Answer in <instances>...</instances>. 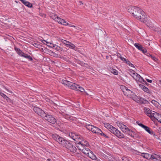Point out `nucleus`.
<instances>
[{
  "mask_svg": "<svg viewBox=\"0 0 161 161\" xmlns=\"http://www.w3.org/2000/svg\"><path fill=\"white\" fill-rule=\"evenodd\" d=\"M127 11L135 19L142 22H146L147 16L145 13L138 7L130 6L128 7Z\"/></svg>",
  "mask_w": 161,
  "mask_h": 161,
  "instance_id": "nucleus-1",
  "label": "nucleus"
},
{
  "mask_svg": "<svg viewBox=\"0 0 161 161\" xmlns=\"http://www.w3.org/2000/svg\"><path fill=\"white\" fill-rule=\"evenodd\" d=\"M76 146L80 150L87 156L89 154L91 151L88 148L89 144L86 141H77L75 142Z\"/></svg>",
  "mask_w": 161,
  "mask_h": 161,
  "instance_id": "nucleus-2",
  "label": "nucleus"
},
{
  "mask_svg": "<svg viewBox=\"0 0 161 161\" xmlns=\"http://www.w3.org/2000/svg\"><path fill=\"white\" fill-rule=\"evenodd\" d=\"M52 137L54 140H56L59 144L64 147H66V146L68 144L69 142L63 138L56 134H53Z\"/></svg>",
  "mask_w": 161,
  "mask_h": 161,
  "instance_id": "nucleus-3",
  "label": "nucleus"
},
{
  "mask_svg": "<svg viewBox=\"0 0 161 161\" xmlns=\"http://www.w3.org/2000/svg\"><path fill=\"white\" fill-rule=\"evenodd\" d=\"M121 88L124 95L130 98L134 93L128 89L127 87L124 86H121Z\"/></svg>",
  "mask_w": 161,
  "mask_h": 161,
  "instance_id": "nucleus-4",
  "label": "nucleus"
},
{
  "mask_svg": "<svg viewBox=\"0 0 161 161\" xmlns=\"http://www.w3.org/2000/svg\"><path fill=\"white\" fill-rule=\"evenodd\" d=\"M33 110L36 114L42 118H44L46 115L47 113H45L43 110L38 107H34Z\"/></svg>",
  "mask_w": 161,
  "mask_h": 161,
  "instance_id": "nucleus-5",
  "label": "nucleus"
},
{
  "mask_svg": "<svg viewBox=\"0 0 161 161\" xmlns=\"http://www.w3.org/2000/svg\"><path fill=\"white\" fill-rule=\"evenodd\" d=\"M139 97L137 96L134 93L130 98H131L133 100L137 103H139L140 101L142 103H145L147 102L146 100H144L143 98H140Z\"/></svg>",
  "mask_w": 161,
  "mask_h": 161,
  "instance_id": "nucleus-6",
  "label": "nucleus"
},
{
  "mask_svg": "<svg viewBox=\"0 0 161 161\" xmlns=\"http://www.w3.org/2000/svg\"><path fill=\"white\" fill-rule=\"evenodd\" d=\"M68 151L73 153H75L76 152L77 149L75 146L69 142H68V144L65 147Z\"/></svg>",
  "mask_w": 161,
  "mask_h": 161,
  "instance_id": "nucleus-7",
  "label": "nucleus"
},
{
  "mask_svg": "<svg viewBox=\"0 0 161 161\" xmlns=\"http://www.w3.org/2000/svg\"><path fill=\"white\" fill-rule=\"evenodd\" d=\"M44 118L48 122L52 124H54L56 122V119L53 117L47 114Z\"/></svg>",
  "mask_w": 161,
  "mask_h": 161,
  "instance_id": "nucleus-8",
  "label": "nucleus"
},
{
  "mask_svg": "<svg viewBox=\"0 0 161 161\" xmlns=\"http://www.w3.org/2000/svg\"><path fill=\"white\" fill-rule=\"evenodd\" d=\"M135 46L138 50L142 51L144 53H145L147 52V50L144 48L140 44L135 43L134 44Z\"/></svg>",
  "mask_w": 161,
  "mask_h": 161,
  "instance_id": "nucleus-9",
  "label": "nucleus"
},
{
  "mask_svg": "<svg viewBox=\"0 0 161 161\" xmlns=\"http://www.w3.org/2000/svg\"><path fill=\"white\" fill-rule=\"evenodd\" d=\"M150 118L152 120H154L155 119H156L158 120V121L159 120V116H161V115L159 114L158 113L154 111H153L152 114L151 115Z\"/></svg>",
  "mask_w": 161,
  "mask_h": 161,
  "instance_id": "nucleus-10",
  "label": "nucleus"
},
{
  "mask_svg": "<svg viewBox=\"0 0 161 161\" xmlns=\"http://www.w3.org/2000/svg\"><path fill=\"white\" fill-rule=\"evenodd\" d=\"M69 136L74 140L76 142L79 141L78 140L80 138V136L76 135L73 132L69 133Z\"/></svg>",
  "mask_w": 161,
  "mask_h": 161,
  "instance_id": "nucleus-11",
  "label": "nucleus"
},
{
  "mask_svg": "<svg viewBox=\"0 0 161 161\" xmlns=\"http://www.w3.org/2000/svg\"><path fill=\"white\" fill-rule=\"evenodd\" d=\"M142 128H144L145 130L148 132L149 134L152 135H153L155 136H156L155 133L151 130L149 127L145 125H142Z\"/></svg>",
  "mask_w": 161,
  "mask_h": 161,
  "instance_id": "nucleus-12",
  "label": "nucleus"
},
{
  "mask_svg": "<svg viewBox=\"0 0 161 161\" xmlns=\"http://www.w3.org/2000/svg\"><path fill=\"white\" fill-rule=\"evenodd\" d=\"M139 86L144 92L147 93L151 94V91L144 86L140 84H139Z\"/></svg>",
  "mask_w": 161,
  "mask_h": 161,
  "instance_id": "nucleus-13",
  "label": "nucleus"
},
{
  "mask_svg": "<svg viewBox=\"0 0 161 161\" xmlns=\"http://www.w3.org/2000/svg\"><path fill=\"white\" fill-rule=\"evenodd\" d=\"M87 156L92 160H96L97 161H100V160L97 158L96 156L93 154V152L92 151L90 152V153Z\"/></svg>",
  "mask_w": 161,
  "mask_h": 161,
  "instance_id": "nucleus-14",
  "label": "nucleus"
},
{
  "mask_svg": "<svg viewBox=\"0 0 161 161\" xmlns=\"http://www.w3.org/2000/svg\"><path fill=\"white\" fill-rule=\"evenodd\" d=\"M58 19L57 20V21L58 23L63 25H69V23H67L64 19H61L59 17Z\"/></svg>",
  "mask_w": 161,
  "mask_h": 161,
  "instance_id": "nucleus-15",
  "label": "nucleus"
},
{
  "mask_svg": "<svg viewBox=\"0 0 161 161\" xmlns=\"http://www.w3.org/2000/svg\"><path fill=\"white\" fill-rule=\"evenodd\" d=\"M77 87H78V85L71 82L68 86L69 88L76 90H78Z\"/></svg>",
  "mask_w": 161,
  "mask_h": 161,
  "instance_id": "nucleus-16",
  "label": "nucleus"
},
{
  "mask_svg": "<svg viewBox=\"0 0 161 161\" xmlns=\"http://www.w3.org/2000/svg\"><path fill=\"white\" fill-rule=\"evenodd\" d=\"M114 135L119 139H122L125 137L124 135L118 130Z\"/></svg>",
  "mask_w": 161,
  "mask_h": 161,
  "instance_id": "nucleus-17",
  "label": "nucleus"
},
{
  "mask_svg": "<svg viewBox=\"0 0 161 161\" xmlns=\"http://www.w3.org/2000/svg\"><path fill=\"white\" fill-rule=\"evenodd\" d=\"M19 55L22 57H24L28 59L30 61H32L33 60V59L31 56L23 52L21 53Z\"/></svg>",
  "mask_w": 161,
  "mask_h": 161,
  "instance_id": "nucleus-18",
  "label": "nucleus"
},
{
  "mask_svg": "<svg viewBox=\"0 0 161 161\" xmlns=\"http://www.w3.org/2000/svg\"><path fill=\"white\" fill-rule=\"evenodd\" d=\"M144 110L145 113L149 117H150L151 115H152V111L149 108H144Z\"/></svg>",
  "mask_w": 161,
  "mask_h": 161,
  "instance_id": "nucleus-19",
  "label": "nucleus"
},
{
  "mask_svg": "<svg viewBox=\"0 0 161 161\" xmlns=\"http://www.w3.org/2000/svg\"><path fill=\"white\" fill-rule=\"evenodd\" d=\"M25 5L29 8H31L32 7V4L29 2L25 0H19Z\"/></svg>",
  "mask_w": 161,
  "mask_h": 161,
  "instance_id": "nucleus-20",
  "label": "nucleus"
},
{
  "mask_svg": "<svg viewBox=\"0 0 161 161\" xmlns=\"http://www.w3.org/2000/svg\"><path fill=\"white\" fill-rule=\"evenodd\" d=\"M92 132L95 133L99 134V133H100V132H101V130L98 128L94 126L93 128Z\"/></svg>",
  "mask_w": 161,
  "mask_h": 161,
  "instance_id": "nucleus-21",
  "label": "nucleus"
},
{
  "mask_svg": "<svg viewBox=\"0 0 161 161\" xmlns=\"http://www.w3.org/2000/svg\"><path fill=\"white\" fill-rule=\"evenodd\" d=\"M136 80L137 81H139L140 82L142 83H143V82H144L147 85V84H148L144 80V79L142 78V77L140 75V76H139V77H138V78H137V80Z\"/></svg>",
  "mask_w": 161,
  "mask_h": 161,
  "instance_id": "nucleus-22",
  "label": "nucleus"
},
{
  "mask_svg": "<svg viewBox=\"0 0 161 161\" xmlns=\"http://www.w3.org/2000/svg\"><path fill=\"white\" fill-rule=\"evenodd\" d=\"M67 46L71 49H74L75 51L77 50V48H76V47L75 46V45L73 44L71 42H69L68 44V45H67Z\"/></svg>",
  "mask_w": 161,
  "mask_h": 161,
  "instance_id": "nucleus-23",
  "label": "nucleus"
},
{
  "mask_svg": "<svg viewBox=\"0 0 161 161\" xmlns=\"http://www.w3.org/2000/svg\"><path fill=\"white\" fill-rule=\"evenodd\" d=\"M141 156L147 159H150V157H151V155L147 153H142Z\"/></svg>",
  "mask_w": 161,
  "mask_h": 161,
  "instance_id": "nucleus-24",
  "label": "nucleus"
},
{
  "mask_svg": "<svg viewBox=\"0 0 161 161\" xmlns=\"http://www.w3.org/2000/svg\"><path fill=\"white\" fill-rule=\"evenodd\" d=\"M62 83L65 86L68 87L71 82L69 81L63 80L62 81Z\"/></svg>",
  "mask_w": 161,
  "mask_h": 161,
  "instance_id": "nucleus-25",
  "label": "nucleus"
},
{
  "mask_svg": "<svg viewBox=\"0 0 161 161\" xmlns=\"http://www.w3.org/2000/svg\"><path fill=\"white\" fill-rule=\"evenodd\" d=\"M120 129L123 132L125 133L129 128L125 125H123Z\"/></svg>",
  "mask_w": 161,
  "mask_h": 161,
  "instance_id": "nucleus-26",
  "label": "nucleus"
},
{
  "mask_svg": "<svg viewBox=\"0 0 161 161\" xmlns=\"http://www.w3.org/2000/svg\"><path fill=\"white\" fill-rule=\"evenodd\" d=\"M117 130L118 129H117L116 128H115L113 126L112 127H111V129L109 131L112 133H113L114 134H115L117 132Z\"/></svg>",
  "mask_w": 161,
  "mask_h": 161,
  "instance_id": "nucleus-27",
  "label": "nucleus"
},
{
  "mask_svg": "<svg viewBox=\"0 0 161 161\" xmlns=\"http://www.w3.org/2000/svg\"><path fill=\"white\" fill-rule=\"evenodd\" d=\"M133 132V131L129 129L126 131L125 133L126 134L129 135L131 136V137H134V136H133L132 134V133Z\"/></svg>",
  "mask_w": 161,
  "mask_h": 161,
  "instance_id": "nucleus-28",
  "label": "nucleus"
},
{
  "mask_svg": "<svg viewBox=\"0 0 161 161\" xmlns=\"http://www.w3.org/2000/svg\"><path fill=\"white\" fill-rule=\"evenodd\" d=\"M104 126L109 131L111 129V127L113 126L110 125L108 123H105L104 124Z\"/></svg>",
  "mask_w": 161,
  "mask_h": 161,
  "instance_id": "nucleus-29",
  "label": "nucleus"
},
{
  "mask_svg": "<svg viewBox=\"0 0 161 161\" xmlns=\"http://www.w3.org/2000/svg\"><path fill=\"white\" fill-rule=\"evenodd\" d=\"M52 19H53L55 21H57V20L58 19V17L56 15L54 14H53L51 15L50 16Z\"/></svg>",
  "mask_w": 161,
  "mask_h": 161,
  "instance_id": "nucleus-30",
  "label": "nucleus"
},
{
  "mask_svg": "<svg viewBox=\"0 0 161 161\" xmlns=\"http://www.w3.org/2000/svg\"><path fill=\"white\" fill-rule=\"evenodd\" d=\"M110 72L111 73L115 75H118V71L116 70L113 69H110Z\"/></svg>",
  "mask_w": 161,
  "mask_h": 161,
  "instance_id": "nucleus-31",
  "label": "nucleus"
},
{
  "mask_svg": "<svg viewBox=\"0 0 161 161\" xmlns=\"http://www.w3.org/2000/svg\"><path fill=\"white\" fill-rule=\"evenodd\" d=\"M94 126L92 125H86V128L88 130H91L92 131L93 129V128Z\"/></svg>",
  "mask_w": 161,
  "mask_h": 161,
  "instance_id": "nucleus-32",
  "label": "nucleus"
},
{
  "mask_svg": "<svg viewBox=\"0 0 161 161\" xmlns=\"http://www.w3.org/2000/svg\"><path fill=\"white\" fill-rule=\"evenodd\" d=\"M139 76H140V75L137 74L136 73H135V74H134L132 77L134 78L136 80Z\"/></svg>",
  "mask_w": 161,
  "mask_h": 161,
  "instance_id": "nucleus-33",
  "label": "nucleus"
},
{
  "mask_svg": "<svg viewBox=\"0 0 161 161\" xmlns=\"http://www.w3.org/2000/svg\"><path fill=\"white\" fill-rule=\"evenodd\" d=\"M78 90H77V91H80L81 92H83L84 91V89L82 88V87L80 86L79 85H78V87H77Z\"/></svg>",
  "mask_w": 161,
  "mask_h": 161,
  "instance_id": "nucleus-34",
  "label": "nucleus"
},
{
  "mask_svg": "<svg viewBox=\"0 0 161 161\" xmlns=\"http://www.w3.org/2000/svg\"><path fill=\"white\" fill-rule=\"evenodd\" d=\"M147 55L150 57L152 59L155 61H156L158 60L157 58L156 57L154 56H153L151 54H149L148 55Z\"/></svg>",
  "mask_w": 161,
  "mask_h": 161,
  "instance_id": "nucleus-35",
  "label": "nucleus"
},
{
  "mask_svg": "<svg viewBox=\"0 0 161 161\" xmlns=\"http://www.w3.org/2000/svg\"><path fill=\"white\" fill-rule=\"evenodd\" d=\"M100 133H99V134L101 135V136H103L106 138H108V136L106 135L104 133H103L102 131L101 130V132H100Z\"/></svg>",
  "mask_w": 161,
  "mask_h": 161,
  "instance_id": "nucleus-36",
  "label": "nucleus"
},
{
  "mask_svg": "<svg viewBox=\"0 0 161 161\" xmlns=\"http://www.w3.org/2000/svg\"><path fill=\"white\" fill-rule=\"evenodd\" d=\"M151 103L153 104L155 106H158V104H159L158 102L157 101H155L154 100H152Z\"/></svg>",
  "mask_w": 161,
  "mask_h": 161,
  "instance_id": "nucleus-37",
  "label": "nucleus"
},
{
  "mask_svg": "<svg viewBox=\"0 0 161 161\" xmlns=\"http://www.w3.org/2000/svg\"><path fill=\"white\" fill-rule=\"evenodd\" d=\"M125 63L131 67H134L133 64L130 63V62L128 60H127Z\"/></svg>",
  "mask_w": 161,
  "mask_h": 161,
  "instance_id": "nucleus-38",
  "label": "nucleus"
},
{
  "mask_svg": "<svg viewBox=\"0 0 161 161\" xmlns=\"http://www.w3.org/2000/svg\"><path fill=\"white\" fill-rule=\"evenodd\" d=\"M61 42H62L64 44L66 45L67 46L68 45V44L69 42V41L63 39L61 40Z\"/></svg>",
  "mask_w": 161,
  "mask_h": 161,
  "instance_id": "nucleus-39",
  "label": "nucleus"
},
{
  "mask_svg": "<svg viewBox=\"0 0 161 161\" xmlns=\"http://www.w3.org/2000/svg\"><path fill=\"white\" fill-rule=\"evenodd\" d=\"M117 124L118 126L119 127V128L120 129L122 126L123 125V124L120 122H118L117 123Z\"/></svg>",
  "mask_w": 161,
  "mask_h": 161,
  "instance_id": "nucleus-40",
  "label": "nucleus"
},
{
  "mask_svg": "<svg viewBox=\"0 0 161 161\" xmlns=\"http://www.w3.org/2000/svg\"><path fill=\"white\" fill-rule=\"evenodd\" d=\"M130 74L131 76H132V75H133L134 74H135V73H136L135 71L132 69H130Z\"/></svg>",
  "mask_w": 161,
  "mask_h": 161,
  "instance_id": "nucleus-41",
  "label": "nucleus"
},
{
  "mask_svg": "<svg viewBox=\"0 0 161 161\" xmlns=\"http://www.w3.org/2000/svg\"><path fill=\"white\" fill-rule=\"evenodd\" d=\"M119 58L122 61H123L125 63V62H126V61L128 60V59H127L126 58H124L122 57L121 56L119 57Z\"/></svg>",
  "mask_w": 161,
  "mask_h": 161,
  "instance_id": "nucleus-42",
  "label": "nucleus"
},
{
  "mask_svg": "<svg viewBox=\"0 0 161 161\" xmlns=\"http://www.w3.org/2000/svg\"><path fill=\"white\" fill-rule=\"evenodd\" d=\"M151 157H150V159H155V154H153L151 155Z\"/></svg>",
  "mask_w": 161,
  "mask_h": 161,
  "instance_id": "nucleus-43",
  "label": "nucleus"
},
{
  "mask_svg": "<svg viewBox=\"0 0 161 161\" xmlns=\"http://www.w3.org/2000/svg\"><path fill=\"white\" fill-rule=\"evenodd\" d=\"M0 95L1 96L3 97L4 98H6L7 97V96L3 93L0 92Z\"/></svg>",
  "mask_w": 161,
  "mask_h": 161,
  "instance_id": "nucleus-44",
  "label": "nucleus"
},
{
  "mask_svg": "<svg viewBox=\"0 0 161 161\" xmlns=\"http://www.w3.org/2000/svg\"><path fill=\"white\" fill-rule=\"evenodd\" d=\"M122 159L123 161H128L127 158L125 157H123L122 158Z\"/></svg>",
  "mask_w": 161,
  "mask_h": 161,
  "instance_id": "nucleus-45",
  "label": "nucleus"
},
{
  "mask_svg": "<svg viewBox=\"0 0 161 161\" xmlns=\"http://www.w3.org/2000/svg\"><path fill=\"white\" fill-rule=\"evenodd\" d=\"M136 123L137 124H138L139 126H141L142 127V125H143V124H142V123H140V122L139 121H136Z\"/></svg>",
  "mask_w": 161,
  "mask_h": 161,
  "instance_id": "nucleus-46",
  "label": "nucleus"
},
{
  "mask_svg": "<svg viewBox=\"0 0 161 161\" xmlns=\"http://www.w3.org/2000/svg\"><path fill=\"white\" fill-rule=\"evenodd\" d=\"M160 157H161L160 156L155 154V160H158L159 159V158H160Z\"/></svg>",
  "mask_w": 161,
  "mask_h": 161,
  "instance_id": "nucleus-47",
  "label": "nucleus"
},
{
  "mask_svg": "<svg viewBox=\"0 0 161 161\" xmlns=\"http://www.w3.org/2000/svg\"><path fill=\"white\" fill-rule=\"evenodd\" d=\"M80 63H79L81 66H84L85 65H87V64H86L84 63L83 62H80Z\"/></svg>",
  "mask_w": 161,
  "mask_h": 161,
  "instance_id": "nucleus-48",
  "label": "nucleus"
},
{
  "mask_svg": "<svg viewBox=\"0 0 161 161\" xmlns=\"http://www.w3.org/2000/svg\"><path fill=\"white\" fill-rule=\"evenodd\" d=\"M15 51H16V52H17V53L19 52V51L20 50V49L19 48H17V47H15Z\"/></svg>",
  "mask_w": 161,
  "mask_h": 161,
  "instance_id": "nucleus-49",
  "label": "nucleus"
},
{
  "mask_svg": "<svg viewBox=\"0 0 161 161\" xmlns=\"http://www.w3.org/2000/svg\"><path fill=\"white\" fill-rule=\"evenodd\" d=\"M56 49H57L59 51V50H62V48H60V47H58L57 46V47H56Z\"/></svg>",
  "mask_w": 161,
  "mask_h": 161,
  "instance_id": "nucleus-50",
  "label": "nucleus"
},
{
  "mask_svg": "<svg viewBox=\"0 0 161 161\" xmlns=\"http://www.w3.org/2000/svg\"><path fill=\"white\" fill-rule=\"evenodd\" d=\"M146 80H147V81L148 82H149V83H151L152 82V80H149V79H146Z\"/></svg>",
  "mask_w": 161,
  "mask_h": 161,
  "instance_id": "nucleus-51",
  "label": "nucleus"
},
{
  "mask_svg": "<svg viewBox=\"0 0 161 161\" xmlns=\"http://www.w3.org/2000/svg\"><path fill=\"white\" fill-rule=\"evenodd\" d=\"M67 116V117H66H66H65V118L66 119H70V118H71L70 117H69V116L68 115H67V116ZM70 119V120H72V119Z\"/></svg>",
  "mask_w": 161,
  "mask_h": 161,
  "instance_id": "nucleus-52",
  "label": "nucleus"
},
{
  "mask_svg": "<svg viewBox=\"0 0 161 161\" xmlns=\"http://www.w3.org/2000/svg\"><path fill=\"white\" fill-rule=\"evenodd\" d=\"M69 25L70 26V27H74V28H76V27L75 26V25H71V24H69Z\"/></svg>",
  "mask_w": 161,
  "mask_h": 161,
  "instance_id": "nucleus-53",
  "label": "nucleus"
},
{
  "mask_svg": "<svg viewBox=\"0 0 161 161\" xmlns=\"http://www.w3.org/2000/svg\"><path fill=\"white\" fill-rule=\"evenodd\" d=\"M22 52L21 50H20L19 51V52H18L17 53H18L19 55H20V54Z\"/></svg>",
  "mask_w": 161,
  "mask_h": 161,
  "instance_id": "nucleus-54",
  "label": "nucleus"
},
{
  "mask_svg": "<svg viewBox=\"0 0 161 161\" xmlns=\"http://www.w3.org/2000/svg\"><path fill=\"white\" fill-rule=\"evenodd\" d=\"M158 161H161V157H160L159 159L158 160Z\"/></svg>",
  "mask_w": 161,
  "mask_h": 161,
  "instance_id": "nucleus-55",
  "label": "nucleus"
},
{
  "mask_svg": "<svg viewBox=\"0 0 161 161\" xmlns=\"http://www.w3.org/2000/svg\"><path fill=\"white\" fill-rule=\"evenodd\" d=\"M109 58V56H106V59H108Z\"/></svg>",
  "mask_w": 161,
  "mask_h": 161,
  "instance_id": "nucleus-56",
  "label": "nucleus"
},
{
  "mask_svg": "<svg viewBox=\"0 0 161 161\" xmlns=\"http://www.w3.org/2000/svg\"><path fill=\"white\" fill-rule=\"evenodd\" d=\"M159 131L161 132V127L159 128Z\"/></svg>",
  "mask_w": 161,
  "mask_h": 161,
  "instance_id": "nucleus-57",
  "label": "nucleus"
},
{
  "mask_svg": "<svg viewBox=\"0 0 161 161\" xmlns=\"http://www.w3.org/2000/svg\"><path fill=\"white\" fill-rule=\"evenodd\" d=\"M36 45H37V44L36 43H35L34 44V46L36 47Z\"/></svg>",
  "mask_w": 161,
  "mask_h": 161,
  "instance_id": "nucleus-58",
  "label": "nucleus"
},
{
  "mask_svg": "<svg viewBox=\"0 0 161 161\" xmlns=\"http://www.w3.org/2000/svg\"><path fill=\"white\" fill-rule=\"evenodd\" d=\"M51 160V159H49V158H48L47 159V160L48 161H50Z\"/></svg>",
  "mask_w": 161,
  "mask_h": 161,
  "instance_id": "nucleus-59",
  "label": "nucleus"
},
{
  "mask_svg": "<svg viewBox=\"0 0 161 161\" xmlns=\"http://www.w3.org/2000/svg\"><path fill=\"white\" fill-rule=\"evenodd\" d=\"M85 92L86 93V94L87 95H89V94H88V93H87L86 92Z\"/></svg>",
  "mask_w": 161,
  "mask_h": 161,
  "instance_id": "nucleus-60",
  "label": "nucleus"
},
{
  "mask_svg": "<svg viewBox=\"0 0 161 161\" xmlns=\"http://www.w3.org/2000/svg\"><path fill=\"white\" fill-rule=\"evenodd\" d=\"M46 42L47 43H49V42Z\"/></svg>",
  "mask_w": 161,
  "mask_h": 161,
  "instance_id": "nucleus-61",
  "label": "nucleus"
}]
</instances>
